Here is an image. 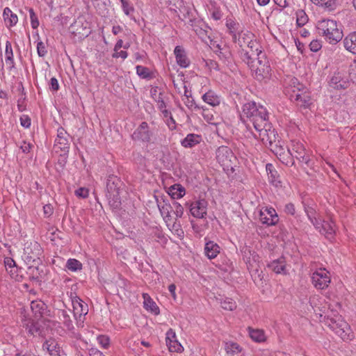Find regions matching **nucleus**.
<instances>
[{"instance_id":"obj_1","label":"nucleus","mask_w":356,"mask_h":356,"mask_svg":"<svg viewBox=\"0 0 356 356\" xmlns=\"http://www.w3.org/2000/svg\"><path fill=\"white\" fill-rule=\"evenodd\" d=\"M179 11L183 14V17L179 15V19L195 32L197 35L208 45L215 47L216 41L211 38V29L202 20L197 19L191 6H183Z\"/></svg>"},{"instance_id":"obj_2","label":"nucleus","mask_w":356,"mask_h":356,"mask_svg":"<svg viewBox=\"0 0 356 356\" xmlns=\"http://www.w3.org/2000/svg\"><path fill=\"white\" fill-rule=\"evenodd\" d=\"M241 118L246 117L254 129L263 128L268 122V112L263 106H257L255 102H248L243 106Z\"/></svg>"},{"instance_id":"obj_3","label":"nucleus","mask_w":356,"mask_h":356,"mask_svg":"<svg viewBox=\"0 0 356 356\" xmlns=\"http://www.w3.org/2000/svg\"><path fill=\"white\" fill-rule=\"evenodd\" d=\"M316 28L318 33L330 44H337L343 38L342 30L338 27L335 20L330 19L320 20L318 22Z\"/></svg>"},{"instance_id":"obj_4","label":"nucleus","mask_w":356,"mask_h":356,"mask_svg":"<svg viewBox=\"0 0 356 356\" xmlns=\"http://www.w3.org/2000/svg\"><path fill=\"white\" fill-rule=\"evenodd\" d=\"M286 92L289 94L290 99L300 107L307 108L312 104L309 92L297 79H291L290 87Z\"/></svg>"},{"instance_id":"obj_5","label":"nucleus","mask_w":356,"mask_h":356,"mask_svg":"<svg viewBox=\"0 0 356 356\" xmlns=\"http://www.w3.org/2000/svg\"><path fill=\"white\" fill-rule=\"evenodd\" d=\"M251 70L252 74L258 80L267 77L270 72V67L266 56V54H260L258 57L251 59L250 62H245Z\"/></svg>"},{"instance_id":"obj_6","label":"nucleus","mask_w":356,"mask_h":356,"mask_svg":"<svg viewBox=\"0 0 356 356\" xmlns=\"http://www.w3.org/2000/svg\"><path fill=\"white\" fill-rule=\"evenodd\" d=\"M247 128L254 138H259L262 143L266 146H268L270 149L273 147V144L280 143L277 132L275 129H272L271 125L268 122L263 128L254 129L256 132H253L251 130L250 123L247 124Z\"/></svg>"},{"instance_id":"obj_7","label":"nucleus","mask_w":356,"mask_h":356,"mask_svg":"<svg viewBox=\"0 0 356 356\" xmlns=\"http://www.w3.org/2000/svg\"><path fill=\"white\" fill-rule=\"evenodd\" d=\"M216 159L225 171L229 169L233 171V161L236 159L231 149L227 146H221L216 150Z\"/></svg>"},{"instance_id":"obj_8","label":"nucleus","mask_w":356,"mask_h":356,"mask_svg":"<svg viewBox=\"0 0 356 356\" xmlns=\"http://www.w3.org/2000/svg\"><path fill=\"white\" fill-rule=\"evenodd\" d=\"M270 149L282 163L286 165L293 164V153L287 147H284L283 142L280 141V143L273 144V147Z\"/></svg>"},{"instance_id":"obj_9","label":"nucleus","mask_w":356,"mask_h":356,"mask_svg":"<svg viewBox=\"0 0 356 356\" xmlns=\"http://www.w3.org/2000/svg\"><path fill=\"white\" fill-rule=\"evenodd\" d=\"M73 313L79 327L83 326L84 316L88 313V306L79 297L72 299Z\"/></svg>"},{"instance_id":"obj_10","label":"nucleus","mask_w":356,"mask_h":356,"mask_svg":"<svg viewBox=\"0 0 356 356\" xmlns=\"http://www.w3.org/2000/svg\"><path fill=\"white\" fill-rule=\"evenodd\" d=\"M312 284L317 289H325L328 287L331 279L330 273L325 269L320 268L312 273Z\"/></svg>"},{"instance_id":"obj_11","label":"nucleus","mask_w":356,"mask_h":356,"mask_svg":"<svg viewBox=\"0 0 356 356\" xmlns=\"http://www.w3.org/2000/svg\"><path fill=\"white\" fill-rule=\"evenodd\" d=\"M246 49L243 48L241 51V58L243 62H250L251 59L257 58L260 54H265L261 49L259 44L256 40L248 41Z\"/></svg>"},{"instance_id":"obj_12","label":"nucleus","mask_w":356,"mask_h":356,"mask_svg":"<svg viewBox=\"0 0 356 356\" xmlns=\"http://www.w3.org/2000/svg\"><path fill=\"white\" fill-rule=\"evenodd\" d=\"M179 76L183 77L181 79L183 81V88L184 89V95L182 101L185 105L188 108L195 106V108L204 110V106H200L195 103L194 99L192 97L191 84L190 80H188L189 79L185 76V74L183 72H179Z\"/></svg>"},{"instance_id":"obj_13","label":"nucleus","mask_w":356,"mask_h":356,"mask_svg":"<svg viewBox=\"0 0 356 356\" xmlns=\"http://www.w3.org/2000/svg\"><path fill=\"white\" fill-rule=\"evenodd\" d=\"M57 132V137L55 140L54 149L56 152H58V150H60L64 154H66L70 149V136L63 127H59Z\"/></svg>"},{"instance_id":"obj_14","label":"nucleus","mask_w":356,"mask_h":356,"mask_svg":"<svg viewBox=\"0 0 356 356\" xmlns=\"http://www.w3.org/2000/svg\"><path fill=\"white\" fill-rule=\"evenodd\" d=\"M337 318H330L331 323L329 326L343 340L348 339L347 330H348V324L340 320V317Z\"/></svg>"},{"instance_id":"obj_15","label":"nucleus","mask_w":356,"mask_h":356,"mask_svg":"<svg viewBox=\"0 0 356 356\" xmlns=\"http://www.w3.org/2000/svg\"><path fill=\"white\" fill-rule=\"evenodd\" d=\"M330 86L337 90L347 88L349 86L347 76L340 72H335L330 81Z\"/></svg>"},{"instance_id":"obj_16","label":"nucleus","mask_w":356,"mask_h":356,"mask_svg":"<svg viewBox=\"0 0 356 356\" xmlns=\"http://www.w3.org/2000/svg\"><path fill=\"white\" fill-rule=\"evenodd\" d=\"M31 309L35 317L51 316V312L47 305L40 300H33L31 302Z\"/></svg>"},{"instance_id":"obj_17","label":"nucleus","mask_w":356,"mask_h":356,"mask_svg":"<svg viewBox=\"0 0 356 356\" xmlns=\"http://www.w3.org/2000/svg\"><path fill=\"white\" fill-rule=\"evenodd\" d=\"M260 220L263 224L268 226L275 225L279 220L276 211L272 208H266L264 211L260 213Z\"/></svg>"},{"instance_id":"obj_18","label":"nucleus","mask_w":356,"mask_h":356,"mask_svg":"<svg viewBox=\"0 0 356 356\" xmlns=\"http://www.w3.org/2000/svg\"><path fill=\"white\" fill-rule=\"evenodd\" d=\"M207 202L202 199L191 205L190 211L196 218H204L207 214Z\"/></svg>"},{"instance_id":"obj_19","label":"nucleus","mask_w":356,"mask_h":356,"mask_svg":"<svg viewBox=\"0 0 356 356\" xmlns=\"http://www.w3.org/2000/svg\"><path fill=\"white\" fill-rule=\"evenodd\" d=\"M173 204L175 206V208L177 209V203L175 202ZM177 212V210H172L170 212L168 211V213L164 217V220L167 224V226L169 227L170 230L172 232L177 234H178V225H177L176 224L177 218L178 217Z\"/></svg>"},{"instance_id":"obj_20","label":"nucleus","mask_w":356,"mask_h":356,"mask_svg":"<svg viewBox=\"0 0 356 356\" xmlns=\"http://www.w3.org/2000/svg\"><path fill=\"white\" fill-rule=\"evenodd\" d=\"M320 228L317 229L322 234L328 239L334 238L335 234V225L332 220H323L318 225Z\"/></svg>"},{"instance_id":"obj_21","label":"nucleus","mask_w":356,"mask_h":356,"mask_svg":"<svg viewBox=\"0 0 356 356\" xmlns=\"http://www.w3.org/2000/svg\"><path fill=\"white\" fill-rule=\"evenodd\" d=\"M134 140L148 142L150 140V134L148 130V124L146 122H143L139 127L134 132L132 135Z\"/></svg>"},{"instance_id":"obj_22","label":"nucleus","mask_w":356,"mask_h":356,"mask_svg":"<svg viewBox=\"0 0 356 356\" xmlns=\"http://www.w3.org/2000/svg\"><path fill=\"white\" fill-rule=\"evenodd\" d=\"M70 310L67 311L65 309H60L58 312V318L60 321L63 323L64 326L67 328V330L70 331L73 334L76 336V338L80 337L79 334H75L74 332V327L73 325L72 321L70 316Z\"/></svg>"},{"instance_id":"obj_23","label":"nucleus","mask_w":356,"mask_h":356,"mask_svg":"<svg viewBox=\"0 0 356 356\" xmlns=\"http://www.w3.org/2000/svg\"><path fill=\"white\" fill-rule=\"evenodd\" d=\"M124 188L122 179H107V195H120Z\"/></svg>"},{"instance_id":"obj_24","label":"nucleus","mask_w":356,"mask_h":356,"mask_svg":"<svg viewBox=\"0 0 356 356\" xmlns=\"http://www.w3.org/2000/svg\"><path fill=\"white\" fill-rule=\"evenodd\" d=\"M165 343L170 353H178V340L175 331L170 329L166 333Z\"/></svg>"},{"instance_id":"obj_25","label":"nucleus","mask_w":356,"mask_h":356,"mask_svg":"<svg viewBox=\"0 0 356 356\" xmlns=\"http://www.w3.org/2000/svg\"><path fill=\"white\" fill-rule=\"evenodd\" d=\"M268 267L277 274H286V260L283 257L273 260L272 262L268 264Z\"/></svg>"},{"instance_id":"obj_26","label":"nucleus","mask_w":356,"mask_h":356,"mask_svg":"<svg viewBox=\"0 0 356 356\" xmlns=\"http://www.w3.org/2000/svg\"><path fill=\"white\" fill-rule=\"evenodd\" d=\"M291 151L293 153V159L296 158L301 162L308 163L309 159L308 157L306 156L305 150L302 144L298 143L293 144Z\"/></svg>"},{"instance_id":"obj_27","label":"nucleus","mask_w":356,"mask_h":356,"mask_svg":"<svg viewBox=\"0 0 356 356\" xmlns=\"http://www.w3.org/2000/svg\"><path fill=\"white\" fill-rule=\"evenodd\" d=\"M43 350H46L51 356H59L60 346L54 339H49L42 344Z\"/></svg>"},{"instance_id":"obj_28","label":"nucleus","mask_w":356,"mask_h":356,"mask_svg":"<svg viewBox=\"0 0 356 356\" xmlns=\"http://www.w3.org/2000/svg\"><path fill=\"white\" fill-rule=\"evenodd\" d=\"M26 330L33 336L43 337L44 335V329L39 322H29L26 324Z\"/></svg>"},{"instance_id":"obj_29","label":"nucleus","mask_w":356,"mask_h":356,"mask_svg":"<svg viewBox=\"0 0 356 356\" xmlns=\"http://www.w3.org/2000/svg\"><path fill=\"white\" fill-rule=\"evenodd\" d=\"M220 247L213 241H208L204 245V254L209 259H214L220 253Z\"/></svg>"},{"instance_id":"obj_30","label":"nucleus","mask_w":356,"mask_h":356,"mask_svg":"<svg viewBox=\"0 0 356 356\" xmlns=\"http://www.w3.org/2000/svg\"><path fill=\"white\" fill-rule=\"evenodd\" d=\"M202 141V136L198 134H189L186 137L181 141L183 147L186 148H192L198 145Z\"/></svg>"},{"instance_id":"obj_31","label":"nucleus","mask_w":356,"mask_h":356,"mask_svg":"<svg viewBox=\"0 0 356 356\" xmlns=\"http://www.w3.org/2000/svg\"><path fill=\"white\" fill-rule=\"evenodd\" d=\"M346 50L353 54H356V31L349 33L343 41Z\"/></svg>"},{"instance_id":"obj_32","label":"nucleus","mask_w":356,"mask_h":356,"mask_svg":"<svg viewBox=\"0 0 356 356\" xmlns=\"http://www.w3.org/2000/svg\"><path fill=\"white\" fill-rule=\"evenodd\" d=\"M152 97L157 102L158 108L162 110L165 107V104L163 97V92L161 88L158 86H154L150 90Z\"/></svg>"},{"instance_id":"obj_33","label":"nucleus","mask_w":356,"mask_h":356,"mask_svg":"<svg viewBox=\"0 0 356 356\" xmlns=\"http://www.w3.org/2000/svg\"><path fill=\"white\" fill-rule=\"evenodd\" d=\"M24 252L29 254L30 259H33L34 261L35 257H38L41 254V248L37 242L31 243L29 245L25 247Z\"/></svg>"},{"instance_id":"obj_34","label":"nucleus","mask_w":356,"mask_h":356,"mask_svg":"<svg viewBox=\"0 0 356 356\" xmlns=\"http://www.w3.org/2000/svg\"><path fill=\"white\" fill-rule=\"evenodd\" d=\"M202 100L212 106H218L220 103V97L212 90H209L202 97Z\"/></svg>"},{"instance_id":"obj_35","label":"nucleus","mask_w":356,"mask_h":356,"mask_svg":"<svg viewBox=\"0 0 356 356\" xmlns=\"http://www.w3.org/2000/svg\"><path fill=\"white\" fill-rule=\"evenodd\" d=\"M3 16L7 26L11 27L17 23L18 18L17 15L14 14L8 7L4 9Z\"/></svg>"},{"instance_id":"obj_36","label":"nucleus","mask_w":356,"mask_h":356,"mask_svg":"<svg viewBox=\"0 0 356 356\" xmlns=\"http://www.w3.org/2000/svg\"><path fill=\"white\" fill-rule=\"evenodd\" d=\"M5 61L8 67L11 70L15 67L13 51L10 42L6 41L5 49Z\"/></svg>"},{"instance_id":"obj_37","label":"nucleus","mask_w":356,"mask_h":356,"mask_svg":"<svg viewBox=\"0 0 356 356\" xmlns=\"http://www.w3.org/2000/svg\"><path fill=\"white\" fill-rule=\"evenodd\" d=\"M144 298V307L150 311L152 313L154 314H159V308L156 305V302L152 300V299L148 296L147 293L143 294Z\"/></svg>"},{"instance_id":"obj_38","label":"nucleus","mask_w":356,"mask_h":356,"mask_svg":"<svg viewBox=\"0 0 356 356\" xmlns=\"http://www.w3.org/2000/svg\"><path fill=\"white\" fill-rule=\"evenodd\" d=\"M225 349L227 356L238 355L241 352L240 346L232 341L225 343Z\"/></svg>"},{"instance_id":"obj_39","label":"nucleus","mask_w":356,"mask_h":356,"mask_svg":"<svg viewBox=\"0 0 356 356\" xmlns=\"http://www.w3.org/2000/svg\"><path fill=\"white\" fill-rule=\"evenodd\" d=\"M253 36V34L249 31L244 32L241 31L238 33V44L242 47V49L247 47L248 44V41H252Z\"/></svg>"},{"instance_id":"obj_40","label":"nucleus","mask_w":356,"mask_h":356,"mask_svg":"<svg viewBox=\"0 0 356 356\" xmlns=\"http://www.w3.org/2000/svg\"><path fill=\"white\" fill-rule=\"evenodd\" d=\"M312 3L319 6L323 7L328 10H333L337 6L336 0H311Z\"/></svg>"},{"instance_id":"obj_41","label":"nucleus","mask_w":356,"mask_h":356,"mask_svg":"<svg viewBox=\"0 0 356 356\" xmlns=\"http://www.w3.org/2000/svg\"><path fill=\"white\" fill-rule=\"evenodd\" d=\"M108 199V203L110 207L113 210H118L121 207V199L120 195H106Z\"/></svg>"},{"instance_id":"obj_42","label":"nucleus","mask_w":356,"mask_h":356,"mask_svg":"<svg viewBox=\"0 0 356 356\" xmlns=\"http://www.w3.org/2000/svg\"><path fill=\"white\" fill-rule=\"evenodd\" d=\"M136 69V74L142 79H151L153 77L152 73L150 72L149 69L146 67L137 65Z\"/></svg>"},{"instance_id":"obj_43","label":"nucleus","mask_w":356,"mask_h":356,"mask_svg":"<svg viewBox=\"0 0 356 356\" xmlns=\"http://www.w3.org/2000/svg\"><path fill=\"white\" fill-rule=\"evenodd\" d=\"M220 305L222 308L229 311H233L236 308V302L229 298H225L220 300Z\"/></svg>"},{"instance_id":"obj_44","label":"nucleus","mask_w":356,"mask_h":356,"mask_svg":"<svg viewBox=\"0 0 356 356\" xmlns=\"http://www.w3.org/2000/svg\"><path fill=\"white\" fill-rule=\"evenodd\" d=\"M305 211L310 220L311 222L314 225L316 229L320 228L318 225L319 224V220L314 216L315 211L312 207H305Z\"/></svg>"},{"instance_id":"obj_45","label":"nucleus","mask_w":356,"mask_h":356,"mask_svg":"<svg viewBox=\"0 0 356 356\" xmlns=\"http://www.w3.org/2000/svg\"><path fill=\"white\" fill-rule=\"evenodd\" d=\"M93 6L99 14H105L107 10L106 0H91Z\"/></svg>"},{"instance_id":"obj_46","label":"nucleus","mask_w":356,"mask_h":356,"mask_svg":"<svg viewBox=\"0 0 356 356\" xmlns=\"http://www.w3.org/2000/svg\"><path fill=\"white\" fill-rule=\"evenodd\" d=\"M249 334L251 339L257 342H261L265 340V335L262 330H250Z\"/></svg>"},{"instance_id":"obj_47","label":"nucleus","mask_w":356,"mask_h":356,"mask_svg":"<svg viewBox=\"0 0 356 356\" xmlns=\"http://www.w3.org/2000/svg\"><path fill=\"white\" fill-rule=\"evenodd\" d=\"M66 267L72 271H76L82 268V264L77 259H70L67 261Z\"/></svg>"},{"instance_id":"obj_48","label":"nucleus","mask_w":356,"mask_h":356,"mask_svg":"<svg viewBox=\"0 0 356 356\" xmlns=\"http://www.w3.org/2000/svg\"><path fill=\"white\" fill-rule=\"evenodd\" d=\"M190 63V59L187 57L185 50L179 47V67H187Z\"/></svg>"},{"instance_id":"obj_49","label":"nucleus","mask_w":356,"mask_h":356,"mask_svg":"<svg viewBox=\"0 0 356 356\" xmlns=\"http://www.w3.org/2000/svg\"><path fill=\"white\" fill-rule=\"evenodd\" d=\"M120 2L122 3V8L124 14L127 16H131L134 12V8L129 3V0H123V1Z\"/></svg>"},{"instance_id":"obj_50","label":"nucleus","mask_w":356,"mask_h":356,"mask_svg":"<svg viewBox=\"0 0 356 356\" xmlns=\"http://www.w3.org/2000/svg\"><path fill=\"white\" fill-rule=\"evenodd\" d=\"M297 19L296 23L299 26H304L308 21V17L306 13L303 10H299L296 13Z\"/></svg>"},{"instance_id":"obj_51","label":"nucleus","mask_w":356,"mask_h":356,"mask_svg":"<svg viewBox=\"0 0 356 356\" xmlns=\"http://www.w3.org/2000/svg\"><path fill=\"white\" fill-rule=\"evenodd\" d=\"M227 28L228 29L229 33H240L241 30L239 29V24L236 23L233 20H227L226 23Z\"/></svg>"},{"instance_id":"obj_52","label":"nucleus","mask_w":356,"mask_h":356,"mask_svg":"<svg viewBox=\"0 0 356 356\" xmlns=\"http://www.w3.org/2000/svg\"><path fill=\"white\" fill-rule=\"evenodd\" d=\"M29 12L30 14L31 27L33 29H35L39 26V24H40L38 16L35 13L33 8H29Z\"/></svg>"},{"instance_id":"obj_53","label":"nucleus","mask_w":356,"mask_h":356,"mask_svg":"<svg viewBox=\"0 0 356 356\" xmlns=\"http://www.w3.org/2000/svg\"><path fill=\"white\" fill-rule=\"evenodd\" d=\"M266 170L268 174L270 175V178H276L280 175L277 174V172L275 168V166L271 163H268L266 165Z\"/></svg>"},{"instance_id":"obj_54","label":"nucleus","mask_w":356,"mask_h":356,"mask_svg":"<svg viewBox=\"0 0 356 356\" xmlns=\"http://www.w3.org/2000/svg\"><path fill=\"white\" fill-rule=\"evenodd\" d=\"M89 191L85 187H80L75 191V195L81 198H86L88 196Z\"/></svg>"},{"instance_id":"obj_55","label":"nucleus","mask_w":356,"mask_h":356,"mask_svg":"<svg viewBox=\"0 0 356 356\" xmlns=\"http://www.w3.org/2000/svg\"><path fill=\"white\" fill-rule=\"evenodd\" d=\"M168 193L172 199H178V184H175L172 186H171L169 188Z\"/></svg>"},{"instance_id":"obj_56","label":"nucleus","mask_w":356,"mask_h":356,"mask_svg":"<svg viewBox=\"0 0 356 356\" xmlns=\"http://www.w3.org/2000/svg\"><path fill=\"white\" fill-rule=\"evenodd\" d=\"M37 51L39 56H44L47 54L46 47L42 41L38 42Z\"/></svg>"},{"instance_id":"obj_57","label":"nucleus","mask_w":356,"mask_h":356,"mask_svg":"<svg viewBox=\"0 0 356 356\" xmlns=\"http://www.w3.org/2000/svg\"><path fill=\"white\" fill-rule=\"evenodd\" d=\"M99 343L104 348H108L109 345V339L108 337L102 335L98 337L97 338Z\"/></svg>"},{"instance_id":"obj_58","label":"nucleus","mask_w":356,"mask_h":356,"mask_svg":"<svg viewBox=\"0 0 356 356\" xmlns=\"http://www.w3.org/2000/svg\"><path fill=\"white\" fill-rule=\"evenodd\" d=\"M309 48L311 51L316 52L321 48V44L318 40H313L309 44Z\"/></svg>"},{"instance_id":"obj_59","label":"nucleus","mask_w":356,"mask_h":356,"mask_svg":"<svg viewBox=\"0 0 356 356\" xmlns=\"http://www.w3.org/2000/svg\"><path fill=\"white\" fill-rule=\"evenodd\" d=\"M21 125L25 128H28L31 125V119L27 115L20 118Z\"/></svg>"},{"instance_id":"obj_60","label":"nucleus","mask_w":356,"mask_h":356,"mask_svg":"<svg viewBox=\"0 0 356 356\" xmlns=\"http://www.w3.org/2000/svg\"><path fill=\"white\" fill-rule=\"evenodd\" d=\"M284 211L287 214L294 215L296 210L293 204L289 203L285 205Z\"/></svg>"},{"instance_id":"obj_61","label":"nucleus","mask_w":356,"mask_h":356,"mask_svg":"<svg viewBox=\"0 0 356 356\" xmlns=\"http://www.w3.org/2000/svg\"><path fill=\"white\" fill-rule=\"evenodd\" d=\"M49 86V88L53 91H57L59 89L58 80L54 77L51 79Z\"/></svg>"},{"instance_id":"obj_62","label":"nucleus","mask_w":356,"mask_h":356,"mask_svg":"<svg viewBox=\"0 0 356 356\" xmlns=\"http://www.w3.org/2000/svg\"><path fill=\"white\" fill-rule=\"evenodd\" d=\"M166 124L170 129L174 130L176 129L175 120L172 118L171 115H170L169 118L166 119Z\"/></svg>"},{"instance_id":"obj_63","label":"nucleus","mask_w":356,"mask_h":356,"mask_svg":"<svg viewBox=\"0 0 356 356\" xmlns=\"http://www.w3.org/2000/svg\"><path fill=\"white\" fill-rule=\"evenodd\" d=\"M127 56H128V54H127V51H115V52L113 54V55H112V56H113V58H119V57H120V58H122V59H125V58H127Z\"/></svg>"},{"instance_id":"obj_64","label":"nucleus","mask_w":356,"mask_h":356,"mask_svg":"<svg viewBox=\"0 0 356 356\" xmlns=\"http://www.w3.org/2000/svg\"><path fill=\"white\" fill-rule=\"evenodd\" d=\"M90 356H105L103 353L95 348H91L89 349Z\"/></svg>"}]
</instances>
